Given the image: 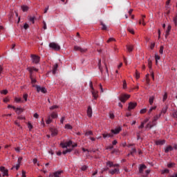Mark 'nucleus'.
<instances>
[{
  "mask_svg": "<svg viewBox=\"0 0 177 177\" xmlns=\"http://www.w3.org/2000/svg\"><path fill=\"white\" fill-rule=\"evenodd\" d=\"M153 127H156V124L153 123V122L151 123H148L146 126V128H149V129H151V128H153Z\"/></svg>",
  "mask_w": 177,
  "mask_h": 177,
  "instance_id": "4be33fe9",
  "label": "nucleus"
},
{
  "mask_svg": "<svg viewBox=\"0 0 177 177\" xmlns=\"http://www.w3.org/2000/svg\"><path fill=\"white\" fill-rule=\"evenodd\" d=\"M115 41V39H114V38H113V37H111V38H109V39L107 40V43L109 44V43H110V42H111V41Z\"/></svg>",
  "mask_w": 177,
  "mask_h": 177,
  "instance_id": "bf43d9fd",
  "label": "nucleus"
},
{
  "mask_svg": "<svg viewBox=\"0 0 177 177\" xmlns=\"http://www.w3.org/2000/svg\"><path fill=\"white\" fill-rule=\"evenodd\" d=\"M29 20H30V21H32V24H34V23H35V21H34V20H35V17H30Z\"/></svg>",
  "mask_w": 177,
  "mask_h": 177,
  "instance_id": "5fc2aeb1",
  "label": "nucleus"
},
{
  "mask_svg": "<svg viewBox=\"0 0 177 177\" xmlns=\"http://www.w3.org/2000/svg\"><path fill=\"white\" fill-rule=\"evenodd\" d=\"M173 117L174 118H175L176 120H177V111H174L173 113Z\"/></svg>",
  "mask_w": 177,
  "mask_h": 177,
  "instance_id": "6e6d98bb",
  "label": "nucleus"
},
{
  "mask_svg": "<svg viewBox=\"0 0 177 177\" xmlns=\"http://www.w3.org/2000/svg\"><path fill=\"white\" fill-rule=\"evenodd\" d=\"M28 127L31 131L32 129V124H31L30 122L28 123Z\"/></svg>",
  "mask_w": 177,
  "mask_h": 177,
  "instance_id": "680f3d73",
  "label": "nucleus"
},
{
  "mask_svg": "<svg viewBox=\"0 0 177 177\" xmlns=\"http://www.w3.org/2000/svg\"><path fill=\"white\" fill-rule=\"evenodd\" d=\"M89 85H90V88H91V90L93 91L95 88H93V84L92 83V81H90Z\"/></svg>",
  "mask_w": 177,
  "mask_h": 177,
  "instance_id": "052dcab7",
  "label": "nucleus"
},
{
  "mask_svg": "<svg viewBox=\"0 0 177 177\" xmlns=\"http://www.w3.org/2000/svg\"><path fill=\"white\" fill-rule=\"evenodd\" d=\"M159 53H160V55H162L164 53V46H160Z\"/></svg>",
  "mask_w": 177,
  "mask_h": 177,
  "instance_id": "58836bf2",
  "label": "nucleus"
},
{
  "mask_svg": "<svg viewBox=\"0 0 177 177\" xmlns=\"http://www.w3.org/2000/svg\"><path fill=\"white\" fill-rule=\"evenodd\" d=\"M65 128L66 129H73V127L70 124H66Z\"/></svg>",
  "mask_w": 177,
  "mask_h": 177,
  "instance_id": "de8ad7c7",
  "label": "nucleus"
},
{
  "mask_svg": "<svg viewBox=\"0 0 177 177\" xmlns=\"http://www.w3.org/2000/svg\"><path fill=\"white\" fill-rule=\"evenodd\" d=\"M153 102H154V97H149V104L151 105V106H152L153 105Z\"/></svg>",
  "mask_w": 177,
  "mask_h": 177,
  "instance_id": "72a5a7b5",
  "label": "nucleus"
},
{
  "mask_svg": "<svg viewBox=\"0 0 177 177\" xmlns=\"http://www.w3.org/2000/svg\"><path fill=\"white\" fill-rule=\"evenodd\" d=\"M172 150H174V147H172L171 145H169L165 148V153H169V151H172Z\"/></svg>",
  "mask_w": 177,
  "mask_h": 177,
  "instance_id": "4468645a",
  "label": "nucleus"
},
{
  "mask_svg": "<svg viewBox=\"0 0 177 177\" xmlns=\"http://www.w3.org/2000/svg\"><path fill=\"white\" fill-rule=\"evenodd\" d=\"M21 9L23 10V12H27L29 9L28 6H21Z\"/></svg>",
  "mask_w": 177,
  "mask_h": 177,
  "instance_id": "cd10ccee",
  "label": "nucleus"
},
{
  "mask_svg": "<svg viewBox=\"0 0 177 177\" xmlns=\"http://www.w3.org/2000/svg\"><path fill=\"white\" fill-rule=\"evenodd\" d=\"M157 109L156 106H152L151 107L149 111H148V114L149 115H150V114H151V111H153V110H156Z\"/></svg>",
  "mask_w": 177,
  "mask_h": 177,
  "instance_id": "b1692460",
  "label": "nucleus"
},
{
  "mask_svg": "<svg viewBox=\"0 0 177 177\" xmlns=\"http://www.w3.org/2000/svg\"><path fill=\"white\" fill-rule=\"evenodd\" d=\"M148 67H149V70H151L152 62H151V59H148Z\"/></svg>",
  "mask_w": 177,
  "mask_h": 177,
  "instance_id": "2f4dec72",
  "label": "nucleus"
},
{
  "mask_svg": "<svg viewBox=\"0 0 177 177\" xmlns=\"http://www.w3.org/2000/svg\"><path fill=\"white\" fill-rule=\"evenodd\" d=\"M91 93H92L94 99H97V91L96 90H95V88L91 91Z\"/></svg>",
  "mask_w": 177,
  "mask_h": 177,
  "instance_id": "412c9836",
  "label": "nucleus"
},
{
  "mask_svg": "<svg viewBox=\"0 0 177 177\" xmlns=\"http://www.w3.org/2000/svg\"><path fill=\"white\" fill-rule=\"evenodd\" d=\"M91 135H93V132H92V131H88L85 133L86 136H91Z\"/></svg>",
  "mask_w": 177,
  "mask_h": 177,
  "instance_id": "ea45409f",
  "label": "nucleus"
},
{
  "mask_svg": "<svg viewBox=\"0 0 177 177\" xmlns=\"http://www.w3.org/2000/svg\"><path fill=\"white\" fill-rule=\"evenodd\" d=\"M167 110H168V106H166L162 108L160 114H165V113H167Z\"/></svg>",
  "mask_w": 177,
  "mask_h": 177,
  "instance_id": "393cba45",
  "label": "nucleus"
},
{
  "mask_svg": "<svg viewBox=\"0 0 177 177\" xmlns=\"http://www.w3.org/2000/svg\"><path fill=\"white\" fill-rule=\"evenodd\" d=\"M127 30L129 31V32H130L131 34H135V31H133V29L131 28H128Z\"/></svg>",
  "mask_w": 177,
  "mask_h": 177,
  "instance_id": "37998d69",
  "label": "nucleus"
},
{
  "mask_svg": "<svg viewBox=\"0 0 177 177\" xmlns=\"http://www.w3.org/2000/svg\"><path fill=\"white\" fill-rule=\"evenodd\" d=\"M71 151H73V149H67L63 151V154H67V153H71Z\"/></svg>",
  "mask_w": 177,
  "mask_h": 177,
  "instance_id": "f704fd0d",
  "label": "nucleus"
},
{
  "mask_svg": "<svg viewBox=\"0 0 177 177\" xmlns=\"http://www.w3.org/2000/svg\"><path fill=\"white\" fill-rule=\"evenodd\" d=\"M29 27H30V26H28V24H25L24 25V28L25 30H27V28H28Z\"/></svg>",
  "mask_w": 177,
  "mask_h": 177,
  "instance_id": "69168bd1",
  "label": "nucleus"
},
{
  "mask_svg": "<svg viewBox=\"0 0 177 177\" xmlns=\"http://www.w3.org/2000/svg\"><path fill=\"white\" fill-rule=\"evenodd\" d=\"M49 47L51 49H54V50H59L60 49V46L55 42L50 43Z\"/></svg>",
  "mask_w": 177,
  "mask_h": 177,
  "instance_id": "7ed1b4c3",
  "label": "nucleus"
},
{
  "mask_svg": "<svg viewBox=\"0 0 177 177\" xmlns=\"http://www.w3.org/2000/svg\"><path fill=\"white\" fill-rule=\"evenodd\" d=\"M160 117H161V113H160L159 115H156L153 117V120H152V124H155V125H157V120H158V118H160Z\"/></svg>",
  "mask_w": 177,
  "mask_h": 177,
  "instance_id": "9b49d317",
  "label": "nucleus"
},
{
  "mask_svg": "<svg viewBox=\"0 0 177 177\" xmlns=\"http://www.w3.org/2000/svg\"><path fill=\"white\" fill-rule=\"evenodd\" d=\"M2 95H8V90H3L1 91Z\"/></svg>",
  "mask_w": 177,
  "mask_h": 177,
  "instance_id": "4d7b16f0",
  "label": "nucleus"
},
{
  "mask_svg": "<svg viewBox=\"0 0 177 177\" xmlns=\"http://www.w3.org/2000/svg\"><path fill=\"white\" fill-rule=\"evenodd\" d=\"M62 174H63V171H57L53 173L54 177H60V175H62Z\"/></svg>",
  "mask_w": 177,
  "mask_h": 177,
  "instance_id": "dca6fc26",
  "label": "nucleus"
},
{
  "mask_svg": "<svg viewBox=\"0 0 177 177\" xmlns=\"http://www.w3.org/2000/svg\"><path fill=\"white\" fill-rule=\"evenodd\" d=\"M106 165L109 166V168H113L114 167V163H113V162L108 161L106 162Z\"/></svg>",
  "mask_w": 177,
  "mask_h": 177,
  "instance_id": "c756f323",
  "label": "nucleus"
},
{
  "mask_svg": "<svg viewBox=\"0 0 177 177\" xmlns=\"http://www.w3.org/2000/svg\"><path fill=\"white\" fill-rule=\"evenodd\" d=\"M28 98V94L24 93L23 95L24 103H26V102H27Z\"/></svg>",
  "mask_w": 177,
  "mask_h": 177,
  "instance_id": "a878e982",
  "label": "nucleus"
},
{
  "mask_svg": "<svg viewBox=\"0 0 177 177\" xmlns=\"http://www.w3.org/2000/svg\"><path fill=\"white\" fill-rule=\"evenodd\" d=\"M171 28H172V27L171 26V25H169L166 30L165 38H168V35H169Z\"/></svg>",
  "mask_w": 177,
  "mask_h": 177,
  "instance_id": "a211bd4d",
  "label": "nucleus"
},
{
  "mask_svg": "<svg viewBox=\"0 0 177 177\" xmlns=\"http://www.w3.org/2000/svg\"><path fill=\"white\" fill-rule=\"evenodd\" d=\"M136 78L137 80H139V78H140V73H139L138 71H136Z\"/></svg>",
  "mask_w": 177,
  "mask_h": 177,
  "instance_id": "a19ab883",
  "label": "nucleus"
},
{
  "mask_svg": "<svg viewBox=\"0 0 177 177\" xmlns=\"http://www.w3.org/2000/svg\"><path fill=\"white\" fill-rule=\"evenodd\" d=\"M145 173H146V175H143V176L144 177H147V175H149V174H150V170H146L145 171Z\"/></svg>",
  "mask_w": 177,
  "mask_h": 177,
  "instance_id": "0e129e2a",
  "label": "nucleus"
},
{
  "mask_svg": "<svg viewBox=\"0 0 177 177\" xmlns=\"http://www.w3.org/2000/svg\"><path fill=\"white\" fill-rule=\"evenodd\" d=\"M154 46H156V43H151L150 46V48L153 50L154 49Z\"/></svg>",
  "mask_w": 177,
  "mask_h": 177,
  "instance_id": "e2e57ef3",
  "label": "nucleus"
},
{
  "mask_svg": "<svg viewBox=\"0 0 177 177\" xmlns=\"http://www.w3.org/2000/svg\"><path fill=\"white\" fill-rule=\"evenodd\" d=\"M30 57L32 59V63H34L35 64H38V63H39V60H40L39 56L36 55H31Z\"/></svg>",
  "mask_w": 177,
  "mask_h": 177,
  "instance_id": "f03ea898",
  "label": "nucleus"
},
{
  "mask_svg": "<svg viewBox=\"0 0 177 177\" xmlns=\"http://www.w3.org/2000/svg\"><path fill=\"white\" fill-rule=\"evenodd\" d=\"M27 70L29 71V73H30V75L32 74L33 71H38V69L35 67H29L27 68Z\"/></svg>",
  "mask_w": 177,
  "mask_h": 177,
  "instance_id": "f3484780",
  "label": "nucleus"
},
{
  "mask_svg": "<svg viewBox=\"0 0 177 177\" xmlns=\"http://www.w3.org/2000/svg\"><path fill=\"white\" fill-rule=\"evenodd\" d=\"M51 118H57V113L56 112H53L50 115Z\"/></svg>",
  "mask_w": 177,
  "mask_h": 177,
  "instance_id": "7c9ffc66",
  "label": "nucleus"
},
{
  "mask_svg": "<svg viewBox=\"0 0 177 177\" xmlns=\"http://www.w3.org/2000/svg\"><path fill=\"white\" fill-rule=\"evenodd\" d=\"M109 174H111V175H118V174H120V169L118 168H115L114 169L110 170Z\"/></svg>",
  "mask_w": 177,
  "mask_h": 177,
  "instance_id": "9d476101",
  "label": "nucleus"
},
{
  "mask_svg": "<svg viewBox=\"0 0 177 177\" xmlns=\"http://www.w3.org/2000/svg\"><path fill=\"white\" fill-rule=\"evenodd\" d=\"M123 89H127V81H123Z\"/></svg>",
  "mask_w": 177,
  "mask_h": 177,
  "instance_id": "13d9d810",
  "label": "nucleus"
},
{
  "mask_svg": "<svg viewBox=\"0 0 177 177\" xmlns=\"http://www.w3.org/2000/svg\"><path fill=\"white\" fill-rule=\"evenodd\" d=\"M57 67H59V65H57V64H55L53 69V74H56V71H57Z\"/></svg>",
  "mask_w": 177,
  "mask_h": 177,
  "instance_id": "bb28decb",
  "label": "nucleus"
},
{
  "mask_svg": "<svg viewBox=\"0 0 177 177\" xmlns=\"http://www.w3.org/2000/svg\"><path fill=\"white\" fill-rule=\"evenodd\" d=\"M147 111V109H142L140 110V114H145Z\"/></svg>",
  "mask_w": 177,
  "mask_h": 177,
  "instance_id": "8fccbe9b",
  "label": "nucleus"
},
{
  "mask_svg": "<svg viewBox=\"0 0 177 177\" xmlns=\"http://www.w3.org/2000/svg\"><path fill=\"white\" fill-rule=\"evenodd\" d=\"M1 172H3V176H9V174H8V170L6 169L5 167L1 166L0 167Z\"/></svg>",
  "mask_w": 177,
  "mask_h": 177,
  "instance_id": "0eeeda50",
  "label": "nucleus"
},
{
  "mask_svg": "<svg viewBox=\"0 0 177 177\" xmlns=\"http://www.w3.org/2000/svg\"><path fill=\"white\" fill-rule=\"evenodd\" d=\"M37 92H41V93H46L47 91L45 87H41L39 86H36Z\"/></svg>",
  "mask_w": 177,
  "mask_h": 177,
  "instance_id": "6e6552de",
  "label": "nucleus"
},
{
  "mask_svg": "<svg viewBox=\"0 0 177 177\" xmlns=\"http://www.w3.org/2000/svg\"><path fill=\"white\" fill-rule=\"evenodd\" d=\"M86 169H88V166H86V165H83V166L81 167V170H82V171H86Z\"/></svg>",
  "mask_w": 177,
  "mask_h": 177,
  "instance_id": "09e8293b",
  "label": "nucleus"
},
{
  "mask_svg": "<svg viewBox=\"0 0 177 177\" xmlns=\"http://www.w3.org/2000/svg\"><path fill=\"white\" fill-rule=\"evenodd\" d=\"M145 19H146V15H142V19L139 21V24H142V26H146V23H145Z\"/></svg>",
  "mask_w": 177,
  "mask_h": 177,
  "instance_id": "6ab92c4d",
  "label": "nucleus"
},
{
  "mask_svg": "<svg viewBox=\"0 0 177 177\" xmlns=\"http://www.w3.org/2000/svg\"><path fill=\"white\" fill-rule=\"evenodd\" d=\"M30 80H31V83L32 84H35V82H37V80L34 79L32 77V75H30Z\"/></svg>",
  "mask_w": 177,
  "mask_h": 177,
  "instance_id": "a18cd8bd",
  "label": "nucleus"
},
{
  "mask_svg": "<svg viewBox=\"0 0 177 177\" xmlns=\"http://www.w3.org/2000/svg\"><path fill=\"white\" fill-rule=\"evenodd\" d=\"M61 146L63 149H66L67 147H70V146H73V141L69 140L65 143H61Z\"/></svg>",
  "mask_w": 177,
  "mask_h": 177,
  "instance_id": "39448f33",
  "label": "nucleus"
},
{
  "mask_svg": "<svg viewBox=\"0 0 177 177\" xmlns=\"http://www.w3.org/2000/svg\"><path fill=\"white\" fill-rule=\"evenodd\" d=\"M101 26H102V30H107V26L103 22H101Z\"/></svg>",
  "mask_w": 177,
  "mask_h": 177,
  "instance_id": "c03bdc74",
  "label": "nucleus"
},
{
  "mask_svg": "<svg viewBox=\"0 0 177 177\" xmlns=\"http://www.w3.org/2000/svg\"><path fill=\"white\" fill-rule=\"evenodd\" d=\"M12 109H13V110H16V112L17 113V111H19V113H21L23 111V109L17 108L16 109L15 106H12Z\"/></svg>",
  "mask_w": 177,
  "mask_h": 177,
  "instance_id": "c9c22d12",
  "label": "nucleus"
},
{
  "mask_svg": "<svg viewBox=\"0 0 177 177\" xmlns=\"http://www.w3.org/2000/svg\"><path fill=\"white\" fill-rule=\"evenodd\" d=\"M127 49L128 52H132V50H133V46L127 45Z\"/></svg>",
  "mask_w": 177,
  "mask_h": 177,
  "instance_id": "5701e85b",
  "label": "nucleus"
},
{
  "mask_svg": "<svg viewBox=\"0 0 177 177\" xmlns=\"http://www.w3.org/2000/svg\"><path fill=\"white\" fill-rule=\"evenodd\" d=\"M74 50L81 52V53H85L87 52L88 49L86 48H82L80 46H74Z\"/></svg>",
  "mask_w": 177,
  "mask_h": 177,
  "instance_id": "20e7f679",
  "label": "nucleus"
},
{
  "mask_svg": "<svg viewBox=\"0 0 177 177\" xmlns=\"http://www.w3.org/2000/svg\"><path fill=\"white\" fill-rule=\"evenodd\" d=\"M136 106H138V104L136 102H129L128 106L129 111H131V110H133V109H135Z\"/></svg>",
  "mask_w": 177,
  "mask_h": 177,
  "instance_id": "423d86ee",
  "label": "nucleus"
},
{
  "mask_svg": "<svg viewBox=\"0 0 177 177\" xmlns=\"http://www.w3.org/2000/svg\"><path fill=\"white\" fill-rule=\"evenodd\" d=\"M55 109H59V106L53 105V106L50 107V110H55Z\"/></svg>",
  "mask_w": 177,
  "mask_h": 177,
  "instance_id": "603ef678",
  "label": "nucleus"
},
{
  "mask_svg": "<svg viewBox=\"0 0 177 177\" xmlns=\"http://www.w3.org/2000/svg\"><path fill=\"white\" fill-rule=\"evenodd\" d=\"M146 168H147V167H146V165H140V167H139L140 174H143V171H145V169H146Z\"/></svg>",
  "mask_w": 177,
  "mask_h": 177,
  "instance_id": "ddd939ff",
  "label": "nucleus"
},
{
  "mask_svg": "<svg viewBox=\"0 0 177 177\" xmlns=\"http://www.w3.org/2000/svg\"><path fill=\"white\" fill-rule=\"evenodd\" d=\"M155 59H156V60H160V57L158 55L156 54L155 55Z\"/></svg>",
  "mask_w": 177,
  "mask_h": 177,
  "instance_id": "338daca9",
  "label": "nucleus"
},
{
  "mask_svg": "<svg viewBox=\"0 0 177 177\" xmlns=\"http://www.w3.org/2000/svg\"><path fill=\"white\" fill-rule=\"evenodd\" d=\"M87 115L88 117H92V107L88 106L87 109Z\"/></svg>",
  "mask_w": 177,
  "mask_h": 177,
  "instance_id": "aec40b11",
  "label": "nucleus"
},
{
  "mask_svg": "<svg viewBox=\"0 0 177 177\" xmlns=\"http://www.w3.org/2000/svg\"><path fill=\"white\" fill-rule=\"evenodd\" d=\"M82 151H87L88 152L86 156H89V153L92 151H89V149H85V148H82Z\"/></svg>",
  "mask_w": 177,
  "mask_h": 177,
  "instance_id": "49530a36",
  "label": "nucleus"
},
{
  "mask_svg": "<svg viewBox=\"0 0 177 177\" xmlns=\"http://www.w3.org/2000/svg\"><path fill=\"white\" fill-rule=\"evenodd\" d=\"M167 99H168V94L167 93H165L163 95L162 101L165 102V100H167Z\"/></svg>",
  "mask_w": 177,
  "mask_h": 177,
  "instance_id": "4c0bfd02",
  "label": "nucleus"
},
{
  "mask_svg": "<svg viewBox=\"0 0 177 177\" xmlns=\"http://www.w3.org/2000/svg\"><path fill=\"white\" fill-rule=\"evenodd\" d=\"M21 176L22 177H26V171H24V170L22 171V176Z\"/></svg>",
  "mask_w": 177,
  "mask_h": 177,
  "instance_id": "774afa93",
  "label": "nucleus"
},
{
  "mask_svg": "<svg viewBox=\"0 0 177 177\" xmlns=\"http://www.w3.org/2000/svg\"><path fill=\"white\" fill-rule=\"evenodd\" d=\"M156 145L157 146H162V145H165V140H158L156 141Z\"/></svg>",
  "mask_w": 177,
  "mask_h": 177,
  "instance_id": "f8f14e48",
  "label": "nucleus"
},
{
  "mask_svg": "<svg viewBox=\"0 0 177 177\" xmlns=\"http://www.w3.org/2000/svg\"><path fill=\"white\" fill-rule=\"evenodd\" d=\"M102 136L104 139H106V138H113L114 136L113 133H102Z\"/></svg>",
  "mask_w": 177,
  "mask_h": 177,
  "instance_id": "2eb2a0df",
  "label": "nucleus"
},
{
  "mask_svg": "<svg viewBox=\"0 0 177 177\" xmlns=\"http://www.w3.org/2000/svg\"><path fill=\"white\" fill-rule=\"evenodd\" d=\"M15 100L17 103H24V101L21 100V98L15 97Z\"/></svg>",
  "mask_w": 177,
  "mask_h": 177,
  "instance_id": "c85d7f7f",
  "label": "nucleus"
},
{
  "mask_svg": "<svg viewBox=\"0 0 177 177\" xmlns=\"http://www.w3.org/2000/svg\"><path fill=\"white\" fill-rule=\"evenodd\" d=\"M51 135H52V136H56V135H57V130H53L52 131Z\"/></svg>",
  "mask_w": 177,
  "mask_h": 177,
  "instance_id": "3c124183",
  "label": "nucleus"
},
{
  "mask_svg": "<svg viewBox=\"0 0 177 177\" xmlns=\"http://www.w3.org/2000/svg\"><path fill=\"white\" fill-rule=\"evenodd\" d=\"M122 130V129L121 127H117L115 129H111V132L114 135H118V133H120V132H121Z\"/></svg>",
  "mask_w": 177,
  "mask_h": 177,
  "instance_id": "1a4fd4ad",
  "label": "nucleus"
},
{
  "mask_svg": "<svg viewBox=\"0 0 177 177\" xmlns=\"http://www.w3.org/2000/svg\"><path fill=\"white\" fill-rule=\"evenodd\" d=\"M46 122L47 124H50V122H52V118H50V116H48Z\"/></svg>",
  "mask_w": 177,
  "mask_h": 177,
  "instance_id": "79ce46f5",
  "label": "nucleus"
},
{
  "mask_svg": "<svg viewBox=\"0 0 177 177\" xmlns=\"http://www.w3.org/2000/svg\"><path fill=\"white\" fill-rule=\"evenodd\" d=\"M131 97V95L127 94H122L119 97V100L122 102V103H125L127 100H129Z\"/></svg>",
  "mask_w": 177,
  "mask_h": 177,
  "instance_id": "f257e3e1",
  "label": "nucleus"
},
{
  "mask_svg": "<svg viewBox=\"0 0 177 177\" xmlns=\"http://www.w3.org/2000/svg\"><path fill=\"white\" fill-rule=\"evenodd\" d=\"M167 167L168 168H173V167H175V163H169Z\"/></svg>",
  "mask_w": 177,
  "mask_h": 177,
  "instance_id": "864d4df0",
  "label": "nucleus"
},
{
  "mask_svg": "<svg viewBox=\"0 0 177 177\" xmlns=\"http://www.w3.org/2000/svg\"><path fill=\"white\" fill-rule=\"evenodd\" d=\"M136 153V148H132L130 151L131 156H133Z\"/></svg>",
  "mask_w": 177,
  "mask_h": 177,
  "instance_id": "473e14b6",
  "label": "nucleus"
},
{
  "mask_svg": "<svg viewBox=\"0 0 177 177\" xmlns=\"http://www.w3.org/2000/svg\"><path fill=\"white\" fill-rule=\"evenodd\" d=\"M161 174H162V175H164V174H169V170L168 169L162 170Z\"/></svg>",
  "mask_w": 177,
  "mask_h": 177,
  "instance_id": "e433bc0d",
  "label": "nucleus"
}]
</instances>
